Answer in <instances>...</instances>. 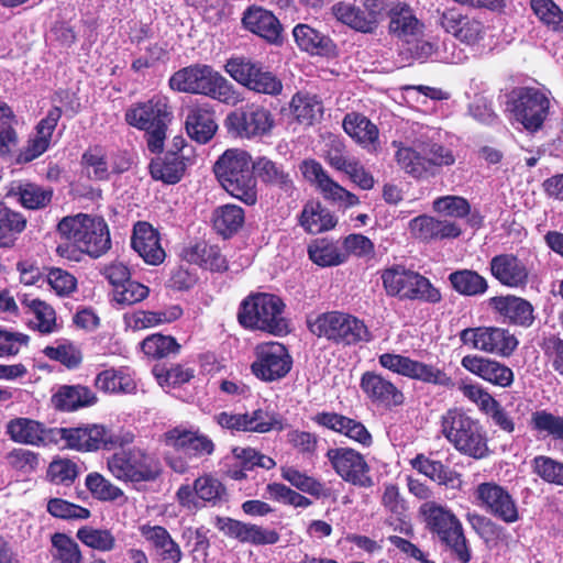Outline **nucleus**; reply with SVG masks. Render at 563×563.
Listing matches in <instances>:
<instances>
[{
    "mask_svg": "<svg viewBox=\"0 0 563 563\" xmlns=\"http://www.w3.org/2000/svg\"><path fill=\"white\" fill-rule=\"evenodd\" d=\"M57 232L65 242L58 244L56 252L69 261L78 262L82 254L99 257L111 247L108 225L100 217L85 213L64 217Z\"/></svg>",
    "mask_w": 563,
    "mask_h": 563,
    "instance_id": "f257e3e1",
    "label": "nucleus"
},
{
    "mask_svg": "<svg viewBox=\"0 0 563 563\" xmlns=\"http://www.w3.org/2000/svg\"><path fill=\"white\" fill-rule=\"evenodd\" d=\"M393 145L397 147L395 158L398 166L415 178L434 175L437 168L455 163V156L450 148L427 135H420L410 144L393 142Z\"/></svg>",
    "mask_w": 563,
    "mask_h": 563,
    "instance_id": "f03ea898",
    "label": "nucleus"
},
{
    "mask_svg": "<svg viewBox=\"0 0 563 563\" xmlns=\"http://www.w3.org/2000/svg\"><path fill=\"white\" fill-rule=\"evenodd\" d=\"M169 86L180 92L208 96L227 104L239 101L234 86L206 64H194L179 69L170 77Z\"/></svg>",
    "mask_w": 563,
    "mask_h": 563,
    "instance_id": "7ed1b4c3",
    "label": "nucleus"
},
{
    "mask_svg": "<svg viewBox=\"0 0 563 563\" xmlns=\"http://www.w3.org/2000/svg\"><path fill=\"white\" fill-rule=\"evenodd\" d=\"M214 174L222 187L234 198L252 206L257 201L253 161L244 150H227L214 164Z\"/></svg>",
    "mask_w": 563,
    "mask_h": 563,
    "instance_id": "20e7f679",
    "label": "nucleus"
},
{
    "mask_svg": "<svg viewBox=\"0 0 563 563\" xmlns=\"http://www.w3.org/2000/svg\"><path fill=\"white\" fill-rule=\"evenodd\" d=\"M440 432L456 451L464 455L481 460L489 453L483 426L462 409L452 408L441 416Z\"/></svg>",
    "mask_w": 563,
    "mask_h": 563,
    "instance_id": "39448f33",
    "label": "nucleus"
},
{
    "mask_svg": "<svg viewBox=\"0 0 563 563\" xmlns=\"http://www.w3.org/2000/svg\"><path fill=\"white\" fill-rule=\"evenodd\" d=\"M426 528L444 543L462 563L471 560V550L461 520L448 507L437 501H424L419 507Z\"/></svg>",
    "mask_w": 563,
    "mask_h": 563,
    "instance_id": "423d86ee",
    "label": "nucleus"
},
{
    "mask_svg": "<svg viewBox=\"0 0 563 563\" xmlns=\"http://www.w3.org/2000/svg\"><path fill=\"white\" fill-rule=\"evenodd\" d=\"M170 115L167 99L154 96L145 102L131 106L125 112V121L131 126L145 131L148 150L152 153H161Z\"/></svg>",
    "mask_w": 563,
    "mask_h": 563,
    "instance_id": "0eeeda50",
    "label": "nucleus"
},
{
    "mask_svg": "<svg viewBox=\"0 0 563 563\" xmlns=\"http://www.w3.org/2000/svg\"><path fill=\"white\" fill-rule=\"evenodd\" d=\"M111 475L124 483L154 482L162 473V463L154 452L139 446L120 450L107 460Z\"/></svg>",
    "mask_w": 563,
    "mask_h": 563,
    "instance_id": "6e6552de",
    "label": "nucleus"
},
{
    "mask_svg": "<svg viewBox=\"0 0 563 563\" xmlns=\"http://www.w3.org/2000/svg\"><path fill=\"white\" fill-rule=\"evenodd\" d=\"M310 332L336 344H356L371 339L365 323L358 318L340 311L320 313L307 320Z\"/></svg>",
    "mask_w": 563,
    "mask_h": 563,
    "instance_id": "1a4fd4ad",
    "label": "nucleus"
},
{
    "mask_svg": "<svg viewBox=\"0 0 563 563\" xmlns=\"http://www.w3.org/2000/svg\"><path fill=\"white\" fill-rule=\"evenodd\" d=\"M283 309L284 303L277 296L255 294L242 301L238 318L245 328L279 334L286 330Z\"/></svg>",
    "mask_w": 563,
    "mask_h": 563,
    "instance_id": "9d476101",
    "label": "nucleus"
},
{
    "mask_svg": "<svg viewBox=\"0 0 563 563\" xmlns=\"http://www.w3.org/2000/svg\"><path fill=\"white\" fill-rule=\"evenodd\" d=\"M551 101L547 92L533 88L515 89L508 99L507 110L511 119L520 123L527 131H539L549 115Z\"/></svg>",
    "mask_w": 563,
    "mask_h": 563,
    "instance_id": "9b49d317",
    "label": "nucleus"
},
{
    "mask_svg": "<svg viewBox=\"0 0 563 563\" xmlns=\"http://www.w3.org/2000/svg\"><path fill=\"white\" fill-rule=\"evenodd\" d=\"M383 285L389 296L400 299H419L427 302H439L441 294L428 278L402 266L385 269Z\"/></svg>",
    "mask_w": 563,
    "mask_h": 563,
    "instance_id": "f8f14e48",
    "label": "nucleus"
},
{
    "mask_svg": "<svg viewBox=\"0 0 563 563\" xmlns=\"http://www.w3.org/2000/svg\"><path fill=\"white\" fill-rule=\"evenodd\" d=\"M224 70L233 80L252 91L277 96L283 90L282 80L275 74L267 70L262 63L244 56L228 59Z\"/></svg>",
    "mask_w": 563,
    "mask_h": 563,
    "instance_id": "ddd939ff",
    "label": "nucleus"
},
{
    "mask_svg": "<svg viewBox=\"0 0 563 563\" xmlns=\"http://www.w3.org/2000/svg\"><path fill=\"white\" fill-rule=\"evenodd\" d=\"M63 441L70 450L90 452L99 449H112L132 441V438H121L102 424H87L77 428H58L49 431Z\"/></svg>",
    "mask_w": 563,
    "mask_h": 563,
    "instance_id": "4468645a",
    "label": "nucleus"
},
{
    "mask_svg": "<svg viewBox=\"0 0 563 563\" xmlns=\"http://www.w3.org/2000/svg\"><path fill=\"white\" fill-rule=\"evenodd\" d=\"M460 340L474 350L504 357L511 355L518 345L514 334L498 327L464 329L460 332Z\"/></svg>",
    "mask_w": 563,
    "mask_h": 563,
    "instance_id": "2eb2a0df",
    "label": "nucleus"
},
{
    "mask_svg": "<svg viewBox=\"0 0 563 563\" xmlns=\"http://www.w3.org/2000/svg\"><path fill=\"white\" fill-rule=\"evenodd\" d=\"M476 504L487 514L505 523H515L519 520V510L516 500L507 488L495 483L485 482L474 490Z\"/></svg>",
    "mask_w": 563,
    "mask_h": 563,
    "instance_id": "dca6fc26",
    "label": "nucleus"
},
{
    "mask_svg": "<svg viewBox=\"0 0 563 563\" xmlns=\"http://www.w3.org/2000/svg\"><path fill=\"white\" fill-rule=\"evenodd\" d=\"M379 364L394 373L411 379L442 387L453 385L451 377L434 365L412 360L408 356L384 353L378 358Z\"/></svg>",
    "mask_w": 563,
    "mask_h": 563,
    "instance_id": "f3484780",
    "label": "nucleus"
},
{
    "mask_svg": "<svg viewBox=\"0 0 563 563\" xmlns=\"http://www.w3.org/2000/svg\"><path fill=\"white\" fill-rule=\"evenodd\" d=\"M292 365L287 349L278 342H269L256 347V360L251 365L252 373L263 382H274L285 377Z\"/></svg>",
    "mask_w": 563,
    "mask_h": 563,
    "instance_id": "a211bd4d",
    "label": "nucleus"
},
{
    "mask_svg": "<svg viewBox=\"0 0 563 563\" xmlns=\"http://www.w3.org/2000/svg\"><path fill=\"white\" fill-rule=\"evenodd\" d=\"M325 456L343 481L360 487L373 485L369 466L360 452L351 448H333L327 451Z\"/></svg>",
    "mask_w": 563,
    "mask_h": 563,
    "instance_id": "6ab92c4d",
    "label": "nucleus"
},
{
    "mask_svg": "<svg viewBox=\"0 0 563 563\" xmlns=\"http://www.w3.org/2000/svg\"><path fill=\"white\" fill-rule=\"evenodd\" d=\"M303 177L314 184L323 197L345 208L360 203L358 198L331 179L322 165L316 161H303L300 165Z\"/></svg>",
    "mask_w": 563,
    "mask_h": 563,
    "instance_id": "aec40b11",
    "label": "nucleus"
},
{
    "mask_svg": "<svg viewBox=\"0 0 563 563\" xmlns=\"http://www.w3.org/2000/svg\"><path fill=\"white\" fill-rule=\"evenodd\" d=\"M227 125L241 137H253L268 133L274 125V119L267 109L251 107L246 111L229 114Z\"/></svg>",
    "mask_w": 563,
    "mask_h": 563,
    "instance_id": "412c9836",
    "label": "nucleus"
},
{
    "mask_svg": "<svg viewBox=\"0 0 563 563\" xmlns=\"http://www.w3.org/2000/svg\"><path fill=\"white\" fill-rule=\"evenodd\" d=\"M440 24L448 33L471 46L479 44L486 35V27L481 20L463 15L455 9L444 11Z\"/></svg>",
    "mask_w": 563,
    "mask_h": 563,
    "instance_id": "4be33fe9",
    "label": "nucleus"
},
{
    "mask_svg": "<svg viewBox=\"0 0 563 563\" xmlns=\"http://www.w3.org/2000/svg\"><path fill=\"white\" fill-rule=\"evenodd\" d=\"M461 365L492 385L507 388L514 383L512 369L498 361L479 355H465Z\"/></svg>",
    "mask_w": 563,
    "mask_h": 563,
    "instance_id": "5701e85b",
    "label": "nucleus"
},
{
    "mask_svg": "<svg viewBox=\"0 0 563 563\" xmlns=\"http://www.w3.org/2000/svg\"><path fill=\"white\" fill-rule=\"evenodd\" d=\"M164 438L166 445L194 456L211 455L214 451L212 440L197 430L177 427L167 431Z\"/></svg>",
    "mask_w": 563,
    "mask_h": 563,
    "instance_id": "b1692460",
    "label": "nucleus"
},
{
    "mask_svg": "<svg viewBox=\"0 0 563 563\" xmlns=\"http://www.w3.org/2000/svg\"><path fill=\"white\" fill-rule=\"evenodd\" d=\"M389 19L390 33L406 43L424 35V24L406 3H395L389 10Z\"/></svg>",
    "mask_w": 563,
    "mask_h": 563,
    "instance_id": "393cba45",
    "label": "nucleus"
},
{
    "mask_svg": "<svg viewBox=\"0 0 563 563\" xmlns=\"http://www.w3.org/2000/svg\"><path fill=\"white\" fill-rule=\"evenodd\" d=\"M133 250L150 265H158L165 260V251L158 232L147 222H137L131 240Z\"/></svg>",
    "mask_w": 563,
    "mask_h": 563,
    "instance_id": "a878e982",
    "label": "nucleus"
},
{
    "mask_svg": "<svg viewBox=\"0 0 563 563\" xmlns=\"http://www.w3.org/2000/svg\"><path fill=\"white\" fill-rule=\"evenodd\" d=\"M408 229L412 238L423 242L457 238L461 234V229L455 223L427 214L410 220Z\"/></svg>",
    "mask_w": 563,
    "mask_h": 563,
    "instance_id": "bb28decb",
    "label": "nucleus"
},
{
    "mask_svg": "<svg viewBox=\"0 0 563 563\" xmlns=\"http://www.w3.org/2000/svg\"><path fill=\"white\" fill-rule=\"evenodd\" d=\"M220 530L240 542L254 545L274 544L279 540V536L275 530L230 518L220 520Z\"/></svg>",
    "mask_w": 563,
    "mask_h": 563,
    "instance_id": "cd10ccee",
    "label": "nucleus"
},
{
    "mask_svg": "<svg viewBox=\"0 0 563 563\" xmlns=\"http://www.w3.org/2000/svg\"><path fill=\"white\" fill-rule=\"evenodd\" d=\"M313 421L319 426L347 437L363 446L372 444L373 439L368 430L363 423L354 419L335 412H320L313 417Z\"/></svg>",
    "mask_w": 563,
    "mask_h": 563,
    "instance_id": "c85d7f7f",
    "label": "nucleus"
},
{
    "mask_svg": "<svg viewBox=\"0 0 563 563\" xmlns=\"http://www.w3.org/2000/svg\"><path fill=\"white\" fill-rule=\"evenodd\" d=\"M60 117L62 110L58 107H54L47 112L46 117L38 122L35 135L30 139L25 148L20 153V162H31L48 148L52 134Z\"/></svg>",
    "mask_w": 563,
    "mask_h": 563,
    "instance_id": "c756f323",
    "label": "nucleus"
},
{
    "mask_svg": "<svg viewBox=\"0 0 563 563\" xmlns=\"http://www.w3.org/2000/svg\"><path fill=\"white\" fill-rule=\"evenodd\" d=\"M361 388L374 402L385 406H398L402 404V393L380 374L366 372L361 378Z\"/></svg>",
    "mask_w": 563,
    "mask_h": 563,
    "instance_id": "7c9ffc66",
    "label": "nucleus"
},
{
    "mask_svg": "<svg viewBox=\"0 0 563 563\" xmlns=\"http://www.w3.org/2000/svg\"><path fill=\"white\" fill-rule=\"evenodd\" d=\"M490 271L497 280L509 287H520L528 282L529 271L526 264L512 254L493 257Z\"/></svg>",
    "mask_w": 563,
    "mask_h": 563,
    "instance_id": "2f4dec72",
    "label": "nucleus"
},
{
    "mask_svg": "<svg viewBox=\"0 0 563 563\" xmlns=\"http://www.w3.org/2000/svg\"><path fill=\"white\" fill-rule=\"evenodd\" d=\"M342 125L344 131L368 152H376L379 147L378 128L365 115L356 112L347 113Z\"/></svg>",
    "mask_w": 563,
    "mask_h": 563,
    "instance_id": "473e14b6",
    "label": "nucleus"
},
{
    "mask_svg": "<svg viewBox=\"0 0 563 563\" xmlns=\"http://www.w3.org/2000/svg\"><path fill=\"white\" fill-rule=\"evenodd\" d=\"M292 36L297 46L310 55L331 56L335 54L336 47L333 41L308 24H297L292 30Z\"/></svg>",
    "mask_w": 563,
    "mask_h": 563,
    "instance_id": "72a5a7b5",
    "label": "nucleus"
},
{
    "mask_svg": "<svg viewBox=\"0 0 563 563\" xmlns=\"http://www.w3.org/2000/svg\"><path fill=\"white\" fill-rule=\"evenodd\" d=\"M140 531L151 542L163 562L179 563L181 561L183 552L179 544L164 527L144 525L140 528Z\"/></svg>",
    "mask_w": 563,
    "mask_h": 563,
    "instance_id": "f704fd0d",
    "label": "nucleus"
},
{
    "mask_svg": "<svg viewBox=\"0 0 563 563\" xmlns=\"http://www.w3.org/2000/svg\"><path fill=\"white\" fill-rule=\"evenodd\" d=\"M494 309L509 323L529 327L533 321L531 303L516 296L494 297L490 299Z\"/></svg>",
    "mask_w": 563,
    "mask_h": 563,
    "instance_id": "c9c22d12",
    "label": "nucleus"
},
{
    "mask_svg": "<svg viewBox=\"0 0 563 563\" xmlns=\"http://www.w3.org/2000/svg\"><path fill=\"white\" fill-rule=\"evenodd\" d=\"M20 300L26 312L32 314L30 319V327L32 329L42 334H51L58 330L56 312L53 307L30 295H23Z\"/></svg>",
    "mask_w": 563,
    "mask_h": 563,
    "instance_id": "e433bc0d",
    "label": "nucleus"
},
{
    "mask_svg": "<svg viewBox=\"0 0 563 563\" xmlns=\"http://www.w3.org/2000/svg\"><path fill=\"white\" fill-rule=\"evenodd\" d=\"M242 21L245 29L252 33L257 34L269 43L278 42L282 25L272 12L261 8L250 9L244 13Z\"/></svg>",
    "mask_w": 563,
    "mask_h": 563,
    "instance_id": "4c0bfd02",
    "label": "nucleus"
},
{
    "mask_svg": "<svg viewBox=\"0 0 563 563\" xmlns=\"http://www.w3.org/2000/svg\"><path fill=\"white\" fill-rule=\"evenodd\" d=\"M410 463L415 470L433 482H437L439 485L451 489H459L462 486L461 475L443 465L440 461H434L423 454H418Z\"/></svg>",
    "mask_w": 563,
    "mask_h": 563,
    "instance_id": "58836bf2",
    "label": "nucleus"
},
{
    "mask_svg": "<svg viewBox=\"0 0 563 563\" xmlns=\"http://www.w3.org/2000/svg\"><path fill=\"white\" fill-rule=\"evenodd\" d=\"M96 399L88 387L64 385L53 394L51 401L55 409L69 412L90 406L96 402Z\"/></svg>",
    "mask_w": 563,
    "mask_h": 563,
    "instance_id": "ea45409f",
    "label": "nucleus"
},
{
    "mask_svg": "<svg viewBox=\"0 0 563 563\" xmlns=\"http://www.w3.org/2000/svg\"><path fill=\"white\" fill-rule=\"evenodd\" d=\"M218 125L213 112L206 107H194L186 119L188 135L198 143L209 142L217 132Z\"/></svg>",
    "mask_w": 563,
    "mask_h": 563,
    "instance_id": "a19ab883",
    "label": "nucleus"
},
{
    "mask_svg": "<svg viewBox=\"0 0 563 563\" xmlns=\"http://www.w3.org/2000/svg\"><path fill=\"white\" fill-rule=\"evenodd\" d=\"M7 433L16 443L40 446L45 442L46 429L36 420L20 417L8 422Z\"/></svg>",
    "mask_w": 563,
    "mask_h": 563,
    "instance_id": "79ce46f5",
    "label": "nucleus"
},
{
    "mask_svg": "<svg viewBox=\"0 0 563 563\" xmlns=\"http://www.w3.org/2000/svg\"><path fill=\"white\" fill-rule=\"evenodd\" d=\"M95 386L104 393L131 394L136 389L133 373L126 367L109 368L100 372Z\"/></svg>",
    "mask_w": 563,
    "mask_h": 563,
    "instance_id": "37998d69",
    "label": "nucleus"
},
{
    "mask_svg": "<svg viewBox=\"0 0 563 563\" xmlns=\"http://www.w3.org/2000/svg\"><path fill=\"white\" fill-rule=\"evenodd\" d=\"M333 16L356 31L364 33L372 32L375 26L376 18L373 12H368L355 7L350 2H338L331 8Z\"/></svg>",
    "mask_w": 563,
    "mask_h": 563,
    "instance_id": "c03bdc74",
    "label": "nucleus"
},
{
    "mask_svg": "<svg viewBox=\"0 0 563 563\" xmlns=\"http://www.w3.org/2000/svg\"><path fill=\"white\" fill-rule=\"evenodd\" d=\"M336 222L334 214L317 201L306 203L300 216L301 227L311 234L329 231L336 225Z\"/></svg>",
    "mask_w": 563,
    "mask_h": 563,
    "instance_id": "a18cd8bd",
    "label": "nucleus"
},
{
    "mask_svg": "<svg viewBox=\"0 0 563 563\" xmlns=\"http://www.w3.org/2000/svg\"><path fill=\"white\" fill-rule=\"evenodd\" d=\"M10 194L15 196L24 208L31 210L45 208L51 202L53 196L51 189L27 181L13 184Z\"/></svg>",
    "mask_w": 563,
    "mask_h": 563,
    "instance_id": "49530a36",
    "label": "nucleus"
},
{
    "mask_svg": "<svg viewBox=\"0 0 563 563\" xmlns=\"http://www.w3.org/2000/svg\"><path fill=\"white\" fill-rule=\"evenodd\" d=\"M184 157L177 153H169L164 158H156L150 165V172L154 179L166 184H176L185 172Z\"/></svg>",
    "mask_w": 563,
    "mask_h": 563,
    "instance_id": "de8ad7c7",
    "label": "nucleus"
},
{
    "mask_svg": "<svg viewBox=\"0 0 563 563\" xmlns=\"http://www.w3.org/2000/svg\"><path fill=\"white\" fill-rule=\"evenodd\" d=\"M26 228L25 217L0 203V247H10Z\"/></svg>",
    "mask_w": 563,
    "mask_h": 563,
    "instance_id": "09e8293b",
    "label": "nucleus"
},
{
    "mask_svg": "<svg viewBox=\"0 0 563 563\" xmlns=\"http://www.w3.org/2000/svg\"><path fill=\"white\" fill-rule=\"evenodd\" d=\"M280 475L283 479L300 492L309 494L316 498H325L330 496V492L324 484L294 466H283Z\"/></svg>",
    "mask_w": 563,
    "mask_h": 563,
    "instance_id": "8fccbe9b",
    "label": "nucleus"
},
{
    "mask_svg": "<svg viewBox=\"0 0 563 563\" xmlns=\"http://www.w3.org/2000/svg\"><path fill=\"white\" fill-rule=\"evenodd\" d=\"M245 220L244 210L236 205H224L213 211L214 229L223 236H231L238 232Z\"/></svg>",
    "mask_w": 563,
    "mask_h": 563,
    "instance_id": "3c124183",
    "label": "nucleus"
},
{
    "mask_svg": "<svg viewBox=\"0 0 563 563\" xmlns=\"http://www.w3.org/2000/svg\"><path fill=\"white\" fill-rule=\"evenodd\" d=\"M530 9L548 30L563 34V10L553 0H530Z\"/></svg>",
    "mask_w": 563,
    "mask_h": 563,
    "instance_id": "603ef678",
    "label": "nucleus"
},
{
    "mask_svg": "<svg viewBox=\"0 0 563 563\" xmlns=\"http://www.w3.org/2000/svg\"><path fill=\"white\" fill-rule=\"evenodd\" d=\"M449 280L455 291L464 296H477L487 290L486 279L475 271L461 269L450 274Z\"/></svg>",
    "mask_w": 563,
    "mask_h": 563,
    "instance_id": "864d4df0",
    "label": "nucleus"
},
{
    "mask_svg": "<svg viewBox=\"0 0 563 563\" xmlns=\"http://www.w3.org/2000/svg\"><path fill=\"white\" fill-rule=\"evenodd\" d=\"M290 109L297 121L307 124L320 119L323 112L322 104L316 96L302 92L292 97Z\"/></svg>",
    "mask_w": 563,
    "mask_h": 563,
    "instance_id": "5fc2aeb1",
    "label": "nucleus"
},
{
    "mask_svg": "<svg viewBox=\"0 0 563 563\" xmlns=\"http://www.w3.org/2000/svg\"><path fill=\"white\" fill-rule=\"evenodd\" d=\"M244 432L267 433L273 430L282 431L285 426L280 417L262 408L244 413Z\"/></svg>",
    "mask_w": 563,
    "mask_h": 563,
    "instance_id": "6e6d98bb",
    "label": "nucleus"
},
{
    "mask_svg": "<svg viewBox=\"0 0 563 563\" xmlns=\"http://www.w3.org/2000/svg\"><path fill=\"white\" fill-rule=\"evenodd\" d=\"M310 260L319 266H336L346 261V254L338 245L324 239L317 240L308 247Z\"/></svg>",
    "mask_w": 563,
    "mask_h": 563,
    "instance_id": "4d7b16f0",
    "label": "nucleus"
},
{
    "mask_svg": "<svg viewBox=\"0 0 563 563\" xmlns=\"http://www.w3.org/2000/svg\"><path fill=\"white\" fill-rule=\"evenodd\" d=\"M85 486L95 499L100 501H115L124 497V492L98 472L89 473Z\"/></svg>",
    "mask_w": 563,
    "mask_h": 563,
    "instance_id": "13d9d810",
    "label": "nucleus"
},
{
    "mask_svg": "<svg viewBox=\"0 0 563 563\" xmlns=\"http://www.w3.org/2000/svg\"><path fill=\"white\" fill-rule=\"evenodd\" d=\"M15 124L16 117L13 110L5 102L0 101V156L9 154L18 145Z\"/></svg>",
    "mask_w": 563,
    "mask_h": 563,
    "instance_id": "bf43d9fd",
    "label": "nucleus"
},
{
    "mask_svg": "<svg viewBox=\"0 0 563 563\" xmlns=\"http://www.w3.org/2000/svg\"><path fill=\"white\" fill-rule=\"evenodd\" d=\"M82 163L90 178L97 180L109 179L111 175L110 161L103 147H89L82 155Z\"/></svg>",
    "mask_w": 563,
    "mask_h": 563,
    "instance_id": "052dcab7",
    "label": "nucleus"
},
{
    "mask_svg": "<svg viewBox=\"0 0 563 563\" xmlns=\"http://www.w3.org/2000/svg\"><path fill=\"white\" fill-rule=\"evenodd\" d=\"M141 347L144 354L161 358L177 353L180 345L173 336L156 333L144 339Z\"/></svg>",
    "mask_w": 563,
    "mask_h": 563,
    "instance_id": "680f3d73",
    "label": "nucleus"
},
{
    "mask_svg": "<svg viewBox=\"0 0 563 563\" xmlns=\"http://www.w3.org/2000/svg\"><path fill=\"white\" fill-rule=\"evenodd\" d=\"M78 473L77 463L64 457L54 459L47 468L48 479L56 485H71L77 478Z\"/></svg>",
    "mask_w": 563,
    "mask_h": 563,
    "instance_id": "e2e57ef3",
    "label": "nucleus"
},
{
    "mask_svg": "<svg viewBox=\"0 0 563 563\" xmlns=\"http://www.w3.org/2000/svg\"><path fill=\"white\" fill-rule=\"evenodd\" d=\"M150 294L147 286L130 279L112 290V300L119 306H131L144 300Z\"/></svg>",
    "mask_w": 563,
    "mask_h": 563,
    "instance_id": "0e129e2a",
    "label": "nucleus"
},
{
    "mask_svg": "<svg viewBox=\"0 0 563 563\" xmlns=\"http://www.w3.org/2000/svg\"><path fill=\"white\" fill-rule=\"evenodd\" d=\"M254 170L257 173L258 177L266 183L278 185L286 190L291 187L289 174L285 173L275 163L265 157L253 162V172Z\"/></svg>",
    "mask_w": 563,
    "mask_h": 563,
    "instance_id": "69168bd1",
    "label": "nucleus"
},
{
    "mask_svg": "<svg viewBox=\"0 0 563 563\" xmlns=\"http://www.w3.org/2000/svg\"><path fill=\"white\" fill-rule=\"evenodd\" d=\"M531 426L537 431L545 432L548 435L563 441V417L539 410L531 415Z\"/></svg>",
    "mask_w": 563,
    "mask_h": 563,
    "instance_id": "338daca9",
    "label": "nucleus"
},
{
    "mask_svg": "<svg viewBox=\"0 0 563 563\" xmlns=\"http://www.w3.org/2000/svg\"><path fill=\"white\" fill-rule=\"evenodd\" d=\"M52 544L56 550L54 558L59 563H80L81 553L78 544L64 533H55L52 537Z\"/></svg>",
    "mask_w": 563,
    "mask_h": 563,
    "instance_id": "774afa93",
    "label": "nucleus"
}]
</instances>
